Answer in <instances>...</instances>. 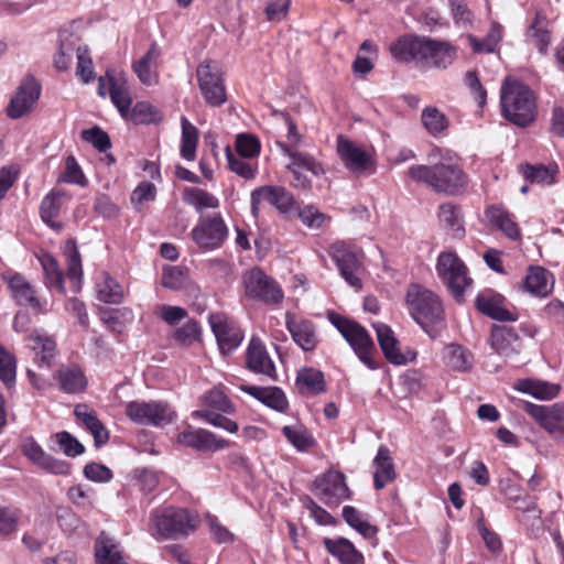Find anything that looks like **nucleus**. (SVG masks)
<instances>
[{
    "label": "nucleus",
    "mask_w": 564,
    "mask_h": 564,
    "mask_svg": "<svg viewBox=\"0 0 564 564\" xmlns=\"http://www.w3.org/2000/svg\"><path fill=\"white\" fill-rule=\"evenodd\" d=\"M431 165H412L408 175L417 183H425L437 193L455 195L467 184V176L449 149L433 147L427 153Z\"/></svg>",
    "instance_id": "1"
},
{
    "label": "nucleus",
    "mask_w": 564,
    "mask_h": 564,
    "mask_svg": "<svg viewBox=\"0 0 564 564\" xmlns=\"http://www.w3.org/2000/svg\"><path fill=\"white\" fill-rule=\"evenodd\" d=\"M398 62H413L422 68L446 69L457 56V48L447 41L426 36H404L390 47Z\"/></svg>",
    "instance_id": "2"
},
{
    "label": "nucleus",
    "mask_w": 564,
    "mask_h": 564,
    "mask_svg": "<svg viewBox=\"0 0 564 564\" xmlns=\"http://www.w3.org/2000/svg\"><path fill=\"white\" fill-rule=\"evenodd\" d=\"M405 303L410 316L432 339L437 338L445 329V312L436 293L412 283L408 286Z\"/></svg>",
    "instance_id": "3"
},
{
    "label": "nucleus",
    "mask_w": 564,
    "mask_h": 564,
    "mask_svg": "<svg viewBox=\"0 0 564 564\" xmlns=\"http://www.w3.org/2000/svg\"><path fill=\"white\" fill-rule=\"evenodd\" d=\"M500 105L502 116L519 127L529 126L536 115L533 91L528 85L510 76L501 85Z\"/></svg>",
    "instance_id": "4"
},
{
    "label": "nucleus",
    "mask_w": 564,
    "mask_h": 564,
    "mask_svg": "<svg viewBox=\"0 0 564 564\" xmlns=\"http://www.w3.org/2000/svg\"><path fill=\"white\" fill-rule=\"evenodd\" d=\"M196 529V518L181 507L166 506L150 514V532L156 540H176Z\"/></svg>",
    "instance_id": "5"
},
{
    "label": "nucleus",
    "mask_w": 564,
    "mask_h": 564,
    "mask_svg": "<svg viewBox=\"0 0 564 564\" xmlns=\"http://www.w3.org/2000/svg\"><path fill=\"white\" fill-rule=\"evenodd\" d=\"M327 317L352 348L359 360L369 369H377V364L372 359L375 344L367 329L359 323L335 312L328 313Z\"/></svg>",
    "instance_id": "6"
},
{
    "label": "nucleus",
    "mask_w": 564,
    "mask_h": 564,
    "mask_svg": "<svg viewBox=\"0 0 564 564\" xmlns=\"http://www.w3.org/2000/svg\"><path fill=\"white\" fill-rule=\"evenodd\" d=\"M329 256L336 263L343 279L357 291L362 288L364 252L345 241H336L329 248Z\"/></svg>",
    "instance_id": "7"
},
{
    "label": "nucleus",
    "mask_w": 564,
    "mask_h": 564,
    "mask_svg": "<svg viewBox=\"0 0 564 564\" xmlns=\"http://www.w3.org/2000/svg\"><path fill=\"white\" fill-rule=\"evenodd\" d=\"M436 272L453 296L460 301L473 283L468 269L454 252H442L436 261Z\"/></svg>",
    "instance_id": "8"
},
{
    "label": "nucleus",
    "mask_w": 564,
    "mask_h": 564,
    "mask_svg": "<svg viewBox=\"0 0 564 564\" xmlns=\"http://www.w3.org/2000/svg\"><path fill=\"white\" fill-rule=\"evenodd\" d=\"M337 153L344 166L357 176L371 175L377 170L372 152L339 134L336 139Z\"/></svg>",
    "instance_id": "9"
},
{
    "label": "nucleus",
    "mask_w": 564,
    "mask_h": 564,
    "mask_svg": "<svg viewBox=\"0 0 564 564\" xmlns=\"http://www.w3.org/2000/svg\"><path fill=\"white\" fill-rule=\"evenodd\" d=\"M228 227L219 213L209 214L198 219L192 229V238L204 251L217 250L228 238Z\"/></svg>",
    "instance_id": "10"
},
{
    "label": "nucleus",
    "mask_w": 564,
    "mask_h": 564,
    "mask_svg": "<svg viewBox=\"0 0 564 564\" xmlns=\"http://www.w3.org/2000/svg\"><path fill=\"white\" fill-rule=\"evenodd\" d=\"M126 415L134 423L163 427L173 422L176 414L171 406L163 402H129L126 406Z\"/></svg>",
    "instance_id": "11"
},
{
    "label": "nucleus",
    "mask_w": 564,
    "mask_h": 564,
    "mask_svg": "<svg viewBox=\"0 0 564 564\" xmlns=\"http://www.w3.org/2000/svg\"><path fill=\"white\" fill-rule=\"evenodd\" d=\"M243 285L248 297L268 305L279 304L284 296L280 285L259 268H253L245 273Z\"/></svg>",
    "instance_id": "12"
},
{
    "label": "nucleus",
    "mask_w": 564,
    "mask_h": 564,
    "mask_svg": "<svg viewBox=\"0 0 564 564\" xmlns=\"http://www.w3.org/2000/svg\"><path fill=\"white\" fill-rule=\"evenodd\" d=\"M251 213L258 217L260 208L264 204L274 206L280 213L286 214L295 208L296 202L293 195L282 186L264 185L251 192Z\"/></svg>",
    "instance_id": "13"
},
{
    "label": "nucleus",
    "mask_w": 564,
    "mask_h": 564,
    "mask_svg": "<svg viewBox=\"0 0 564 564\" xmlns=\"http://www.w3.org/2000/svg\"><path fill=\"white\" fill-rule=\"evenodd\" d=\"M524 411L554 438L564 441V402L538 405L524 402Z\"/></svg>",
    "instance_id": "14"
},
{
    "label": "nucleus",
    "mask_w": 564,
    "mask_h": 564,
    "mask_svg": "<svg viewBox=\"0 0 564 564\" xmlns=\"http://www.w3.org/2000/svg\"><path fill=\"white\" fill-rule=\"evenodd\" d=\"M208 322L223 355H229L240 346L243 332L235 322L220 313L210 314Z\"/></svg>",
    "instance_id": "15"
},
{
    "label": "nucleus",
    "mask_w": 564,
    "mask_h": 564,
    "mask_svg": "<svg viewBox=\"0 0 564 564\" xmlns=\"http://www.w3.org/2000/svg\"><path fill=\"white\" fill-rule=\"evenodd\" d=\"M3 280L7 282L11 295L18 305L29 306L40 313L46 311L47 302L36 295L34 288L22 274L7 272L3 274Z\"/></svg>",
    "instance_id": "16"
},
{
    "label": "nucleus",
    "mask_w": 564,
    "mask_h": 564,
    "mask_svg": "<svg viewBox=\"0 0 564 564\" xmlns=\"http://www.w3.org/2000/svg\"><path fill=\"white\" fill-rule=\"evenodd\" d=\"M316 495L322 502L329 507H337L349 497V489L345 476L339 471H328L318 477L315 482Z\"/></svg>",
    "instance_id": "17"
},
{
    "label": "nucleus",
    "mask_w": 564,
    "mask_h": 564,
    "mask_svg": "<svg viewBox=\"0 0 564 564\" xmlns=\"http://www.w3.org/2000/svg\"><path fill=\"white\" fill-rule=\"evenodd\" d=\"M197 79L199 90L208 105L219 107L226 101L224 80L219 73L212 70L210 63L205 62L197 67Z\"/></svg>",
    "instance_id": "18"
},
{
    "label": "nucleus",
    "mask_w": 564,
    "mask_h": 564,
    "mask_svg": "<svg viewBox=\"0 0 564 564\" xmlns=\"http://www.w3.org/2000/svg\"><path fill=\"white\" fill-rule=\"evenodd\" d=\"M41 86L34 78L24 79L8 106V116L18 119L28 113L39 99Z\"/></svg>",
    "instance_id": "19"
},
{
    "label": "nucleus",
    "mask_w": 564,
    "mask_h": 564,
    "mask_svg": "<svg viewBox=\"0 0 564 564\" xmlns=\"http://www.w3.org/2000/svg\"><path fill=\"white\" fill-rule=\"evenodd\" d=\"M285 326L294 343L303 350H313L318 344L315 325L291 312L285 313Z\"/></svg>",
    "instance_id": "20"
},
{
    "label": "nucleus",
    "mask_w": 564,
    "mask_h": 564,
    "mask_svg": "<svg viewBox=\"0 0 564 564\" xmlns=\"http://www.w3.org/2000/svg\"><path fill=\"white\" fill-rule=\"evenodd\" d=\"M23 454L40 468L47 473L55 475H68L70 470L69 463L57 459L36 444L33 440L29 438L23 442L22 445Z\"/></svg>",
    "instance_id": "21"
},
{
    "label": "nucleus",
    "mask_w": 564,
    "mask_h": 564,
    "mask_svg": "<svg viewBox=\"0 0 564 564\" xmlns=\"http://www.w3.org/2000/svg\"><path fill=\"white\" fill-rule=\"evenodd\" d=\"M177 442L203 452H216L230 445L229 441L218 437L215 433L204 429L182 432L177 435Z\"/></svg>",
    "instance_id": "22"
},
{
    "label": "nucleus",
    "mask_w": 564,
    "mask_h": 564,
    "mask_svg": "<svg viewBox=\"0 0 564 564\" xmlns=\"http://www.w3.org/2000/svg\"><path fill=\"white\" fill-rule=\"evenodd\" d=\"M80 35L75 31V25L64 26L58 32V47L54 56V66L58 72L68 69L72 64L73 53L77 52Z\"/></svg>",
    "instance_id": "23"
},
{
    "label": "nucleus",
    "mask_w": 564,
    "mask_h": 564,
    "mask_svg": "<svg viewBox=\"0 0 564 564\" xmlns=\"http://www.w3.org/2000/svg\"><path fill=\"white\" fill-rule=\"evenodd\" d=\"M246 366L254 372L275 379V367L263 343L252 337L246 351Z\"/></svg>",
    "instance_id": "24"
},
{
    "label": "nucleus",
    "mask_w": 564,
    "mask_h": 564,
    "mask_svg": "<svg viewBox=\"0 0 564 564\" xmlns=\"http://www.w3.org/2000/svg\"><path fill=\"white\" fill-rule=\"evenodd\" d=\"M487 225L495 230L502 232L511 240L521 239V230L514 221L513 216L502 205H491L485 209Z\"/></svg>",
    "instance_id": "25"
},
{
    "label": "nucleus",
    "mask_w": 564,
    "mask_h": 564,
    "mask_svg": "<svg viewBox=\"0 0 564 564\" xmlns=\"http://www.w3.org/2000/svg\"><path fill=\"white\" fill-rule=\"evenodd\" d=\"M106 77L111 102L118 109L120 116L128 120L132 97L124 74L116 75L113 70H107Z\"/></svg>",
    "instance_id": "26"
},
{
    "label": "nucleus",
    "mask_w": 564,
    "mask_h": 564,
    "mask_svg": "<svg viewBox=\"0 0 564 564\" xmlns=\"http://www.w3.org/2000/svg\"><path fill=\"white\" fill-rule=\"evenodd\" d=\"M161 51L156 43H152L147 53L133 62L132 70L138 79L145 86H153L159 82V58Z\"/></svg>",
    "instance_id": "27"
},
{
    "label": "nucleus",
    "mask_w": 564,
    "mask_h": 564,
    "mask_svg": "<svg viewBox=\"0 0 564 564\" xmlns=\"http://www.w3.org/2000/svg\"><path fill=\"white\" fill-rule=\"evenodd\" d=\"M239 389L278 412H284L289 408V401L285 393L278 387L262 388L258 386L241 384L239 386Z\"/></svg>",
    "instance_id": "28"
},
{
    "label": "nucleus",
    "mask_w": 564,
    "mask_h": 564,
    "mask_svg": "<svg viewBox=\"0 0 564 564\" xmlns=\"http://www.w3.org/2000/svg\"><path fill=\"white\" fill-rule=\"evenodd\" d=\"M377 333L378 344L387 358V360L393 365H405L408 358L401 352L399 348V341L393 330L383 323L373 324Z\"/></svg>",
    "instance_id": "29"
},
{
    "label": "nucleus",
    "mask_w": 564,
    "mask_h": 564,
    "mask_svg": "<svg viewBox=\"0 0 564 564\" xmlns=\"http://www.w3.org/2000/svg\"><path fill=\"white\" fill-rule=\"evenodd\" d=\"M74 414L93 435L96 447H101L109 441V433L97 414L86 404H77Z\"/></svg>",
    "instance_id": "30"
},
{
    "label": "nucleus",
    "mask_w": 564,
    "mask_h": 564,
    "mask_svg": "<svg viewBox=\"0 0 564 564\" xmlns=\"http://www.w3.org/2000/svg\"><path fill=\"white\" fill-rule=\"evenodd\" d=\"M502 296L492 292L480 293L476 297L477 310L488 317L501 322H513L516 315L502 306Z\"/></svg>",
    "instance_id": "31"
},
{
    "label": "nucleus",
    "mask_w": 564,
    "mask_h": 564,
    "mask_svg": "<svg viewBox=\"0 0 564 564\" xmlns=\"http://www.w3.org/2000/svg\"><path fill=\"white\" fill-rule=\"evenodd\" d=\"M96 564H126L119 543L106 532H101L95 542Z\"/></svg>",
    "instance_id": "32"
},
{
    "label": "nucleus",
    "mask_w": 564,
    "mask_h": 564,
    "mask_svg": "<svg viewBox=\"0 0 564 564\" xmlns=\"http://www.w3.org/2000/svg\"><path fill=\"white\" fill-rule=\"evenodd\" d=\"M373 484L377 490L384 488L395 479L394 464L388 447H379L373 459Z\"/></svg>",
    "instance_id": "33"
},
{
    "label": "nucleus",
    "mask_w": 564,
    "mask_h": 564,
    "mask_svg": "<svg viewBox=\"0 0 564 564\" xmlns=\"http://www.w3.org/2000/svg\"><path fill=\"white\" fill-rule=\"evenodd\" d=\"M491 347L501 356H511L520 349V338L509 326H495L491 330Z\"/></svg>",
    "instance_id": "34"
},
{
    "label": "nucleus",
    "mask_w": 564,
    "mask_h": 564,
    "mask_svg": "<svg viewBox=\"0 0 564 564\" xmlns=\"http://www.w3.org/2000/svg\"><path fill=\"white\" fill-rule=\"evenodd\" d=\"M31 341L30 347L35 354L34 361L41 367L50 368L55 355L56 344L55 340L47 336L45 333L35 330L29 337Z\"/></svg>",
    "instance_id": "35"
},
{
    "label": "nucleus",
    "mask_w": 564,
    "mask_h": 564,
    "mask_svg": "<svg viewBox=\"0 0 564 564\" xmlns=\"http://www.w3.org/2000/svg\"><path fill=\"white\" fill-rule=\"evenodd\" d=\"M59 388L66 393H78L85 390L87 379L83 370L76 365L61 366L55 375Z\"/></svg>",
    "instance_id": "36"
},
{
    "label": "nucleus",
    "mask_w": 564,
    "mask_h": 564,
    "mask_svg": "<svg viewBox=\"0 0 564 564\" xmlns=\"http://www.w3.org/2000/svg\"><path fill=\"white\" fill-rule=\"evenodd\" d=\"M523 285L529 293L543 297L552 292L553 276L541 267H530Z\"/></svg>",
    "instance_id": "37"
},
{
    "label": "nucleus",
    "mask_w": 564,
    "mask_h": 564,
    "mask_svg": "<svg viewBox=\"0 0 564 564\" xmlns=\"http://www.w3.org/2000/svg\"><path fill=\"white\" fill-rule=\"evenodd\" d=\"M516 509L518 521L525 527L529 533L536 535L543 530L541 510L529 496L524 495L521 505H518Z\"/></svg>",
    "instance_id": "38"
},
{
    "label": "nucleus",
    "mask_w": 564,
    "mask_h": 564,
    "mask_svg": "<svg viewBox=\"0 0 564 564\" xmlns=\"http://www.w3.org/2000/svg\"><path fill=\"white\" fill-rule=\"evenodd\" d=\"M516 389L540 400H551L558 395L561 387L542 380L523 379L517 382Z\"/></svg>",
    "instance_id": "39"
},
{
    "label": "nucleus",
    "mask_w": 564,
    "mask_h": 564,
    "mask_svg": "<svg viewBox=\"0 0 564 564\" xmlns=\"http://www.w3.org/2000/svg\"><path fill=\"white\" fill-rule=\"evenodd\" d=\"M326 550L337 557L343 564H361L364 556L358 552L352 543L346 539L324 541Z\"/></svg>",
    "instance_id": "40"
},
{
    "label": "nucleus",
    "mask_w": 564,
    "mask_h": 564,
    "mask_svg": "<svg viewBox=\"0 0 564 564\" xmlns=\"http://www.w3.org/2000/svg\"><path fill=\"white\" fill-rule=\"evenodd\" d=\"M181 148L180 154L186 161H194L199 140L198 129L185 117H181Z\"/></svg>",
    "instance_id": "41"
},
{
    "label": "nucleus",
    "mask_w": 564,
    "mask_h": 564,
    "mask_svg": "<svg viewBox=\"0 0 564 564\" xmlns=\"http://www.w3.org/2000/svg\"><path fill=\"white\" fill-rule=\"evenodd\" d=\"M97 297L108 304H119L123 300L122 286L108 273H102L96 282Z\"/></svg>",
    "instance_id": "42"
},
{
    "label": "nucleus",
    "mask_w": 564,
    "mask_h": 564,
    "mask_svg": "<svg viewBox=\"0 0 564 564\" xmlns=\"http://www.w3.org/2000/svg\"><path fill=\"white\" fill-rule=\"evenodd\" d=\"M39 260L45 275L46 286L50 289H56L59 293L65 294L66 290L64 286L63 272L58 268L55 258L50 253H43L39 257Z\"/></svg>",
    "instance_id": "43"
},
{
    "label": "nucleus",
    "mask_w": 564,
    "mask_h": 564,
    "mask_svg": "<svg viewBox=\"0 0 564 564\" xmlns=\"http://www.w3.org/2000/svg\"><path fill=\"white\" fill-rule=\"evenodd\" d=\"M202 402L208 408L207 410H215L226 414H232L236 412L235 404L225 393L221 386H215L213 389L205 392L202 395Z\"/></svg>",
    "instance_id": "44"
},
{
    "label": "nucleus",
    "mask_w": 564,
    "mask_h": 564,
    "mask_svg": "<svg viewBox=\"0 0 564 564\" xmlns=\"http://www.w3.org/2000/svg\"><path fill=\"white\" fill-rule=\"evenodd\" d=\"M444 359L446 365L455 371H466L473 364V355L456 344L446 346Z\"/></svg>",
    "instance_id": "45"
},
{
    "label": "nucleus",
    "mask_w": 564,
    "mask_h": 564,
    "mask_svg": "<svg viewBox=\"0 0 564 564\" xmlns=\"http://www.w3.org/2000/svg\"><path fill=\"white\" fill-rule=\"evenodd\" d=\"M183 199L187 205L193 206L198 213L206 208L214 209L219 206L217 197L198 187L186 188L183 194Z\"/></svg>",
    "instance_id": "46"
},
{
    "label": "nucleus",
    "mask_w": 564,
    "mask_h": 564,
    "mask_svg": "<svg viewBox=\"0 0 564 564\" xmlns=\"http://www.w3.org/2000/svg\"><path fill=\"white\" fill-rule=\"evenodd\" d=\"M67 259V275L72 282L74 292L80 290V280L83 275L80 254L74 241H68L65 247Z\"/></svg>",
    "instance_id": "47"
},
{
    "label": "nucleus",
    "mask_w": 564,
    "mask_h": 564,
    "mask_svg": "<svg viewBox=\"0 0 564 564\" xmlns=\"http://www.w3.org/2000/svg\"><path fill=\"white\" fill-rule=\"evenodd\" d=\"M128 119L134 124L159 123L162 120V113L150 102L139 101L130 109Z\"/></svg>",
    "instance_id": "48"
},
{
    "label": "nucleus",
    "mask_w": 564,
    "mask_h": 564,
    "mask_svg": "<svg viewBox=\"0 0 564 564\" xmlns=\"http://www.w3.org/2000/svg\"><path fill=\"white\" fill-rule=\"evenodd\" d=\"M440 221L455 232L457 237H463L465 228L463 226V215L459 207L453 204H443L438 210Z\"/></svg>",
    "instance_id": "49"
},
{
    "label": "nucleus",
    "mask_w": 564,
    "mask_h": 564,
    "mask_svg": "<svg viewBox=\"0 0 564 564\" xmlns=\"http://www.w3.org/2000/svg\"><path fill=\"white\" fill-rule=\"evenodd\" d=\"M343 518L348 525L357 530L364 538L371 539L378 532L377 527L364 520L362 514L355 507L345 506L343 508Z\"/></svg>",
    "instance_id": "50"
},
{
    "label": "nucleus",
    "mask_w": 564,
    "mask_h": 564,
    "mask_svg": "<svg viewBox=\"0 0 564 564\" xmlns=\"http://www.w3.org/2000/svg\"><path fill=\"white\" fill-rule=\"evenodd\" d=\"M523 176L532 183L542 185H552L555 182V176L558 172L556 165L544 166L542 164L523 166Z\"/></svg>",
    "instance_id": "51"
},
{
    "label": "nucleus",
    "mask_w": 564,
    "mask_h": 564,
    "mask_svg": "<svg viewBox=\"0 0 564 564\" xmlns=\"http://www.w3.org/2000/svg\"><path fill=\"white\" fill-rule=\"evenodd\" d=\"M296 381L301 389L313 394L324 392L326 388L323 372L313 368H304L299 371Z\"/></svg>",
    "instance_id": "52"
},
{
    "label": "nucleus",
    "mask_w": 564,
    "mask_h": 564,
    "mask_svg": "<svg viewBox=\"0 0 564 564\" xmlns=\"http://www.w3.org/2000/svg\"><path fill=\"white\" fill-rule=\"evenodd\" d=\"M421 120L426 131L433 135L443 132L448 127V119L435 107L424 108L422 111Z\"/></svg>",
    "instance_id": "53"
},
{
    "label": "nucleus",
    "mask_w": 564,
    "mask_h": 564,
    "mask_svg": "<svg viewBox=\"0 0 564 564\" xmlns=\"http://www.w3.org/2000/svg\"><path fill=\"white\" fill-rule=\"evenodd\" d=\"M282 149L290 155L291 163L288 165L289 170L308 171L317 176L324 173V169L314 158L303 154L301 152H291L288 148Z\"/></svg>",
    "instance_id": "54"
},
{
    "label": "nucleus",
    "mask_w": 564,
    "mask_h": 564,
    "mask_svg": "<svg viewBox=\"0 0 564 564\" xmlns=\"http://www.w3.org/2000/svg\"><path fill=\"white\" fill-rule=\"evenodd\" d=\"M61 209V195L57 193L47 194L40 207L41 218L44 223H46L52 228L59 229L61 224L55 221V218L58 216Z\"/></svg>",
    "instance_id": "55"
},
{
    "label": "nucleus",
    "mask_w": 564,
    "mask_h": 564,
    "mask_svg": "<svg viewBox=\"0 0 564 564\" xmlns=\"http://www.w3.org/2000/svg\"><path fill=\"white\" fill-rule=\"evenodd\" d=\"M0 380L8 388H12L17 380V359L0 344Z\"/></svg>",
    "instance_id": "56"
},
{
    "label": "nucleus",
    "mask_w": 564,
    "mask_h": 564,
    "mask_svg": "<svg viewBox=\"0 0 564 564\" xmlns=\"http://www.w3.org/2000/svg\"><path fill=\"white\" fill-rule=\"evenodd\" d=\"M193 416L204 420L206 423L215 427L225 430L228 433H237L239 430L237 422L223 415L221 412L216 413L212 410H196L195 412H193Z\"/></svg>",
    "instance_id": "57"
},
{
    "label": "nucleus",
    "mask_w": 564,
    "mask_h": 564,
    "mask_svg": "<svg viewBox=\"0 0 564 564\" xmlns=\"http://www.w3.org/2000/svg\"><path fill=\"white\" fill-rule=\"evenodd\" d=\"M189 282L188 274L181 267H165L162 274V285L165 289L180 291L187 286Z\"/></svg>",
    "instance_id": "58"
},
{
    "label": "nucleus",
    "mask_w": 564,
    "mask_h": 564,
    "mask_svg": "<svg viewBox=\"0 0 564 564\" xmlns=\"http://www.w3.org/2000/svg\"><path fill=\"white\" fill-rule=\"evenodd\" d=\"M282 433L286 440L300 451L311 447L314 443L312 436L302 425L284 426Z\"/></svg>",
    "instance_id": "59"
},
{
    "label": "nucleus",
    "mask_w": 564,
    "mask_h": 564,
    "mask_svg": "<svg viewBox=\"0 0 564 564\" xmlns=\"http://www.w3.org/2000/svg\"><path fill=\"white\" fill-rule=\"evenodd\" d=\"M77 57V67L76 75L80 77V79L87 84L94 79V66L93 61L89 55V50L87 45H83L82 42L76 52Z\"/></svg>",
    "instance_id": "60"
},
{
    "label": "nucleus",
    "mask_w": 564,
    "mask_h": 564,
    "mask_svg": "<svg viewBox=\"0 0 564 564\" xmlns=\"http://www.w3.org/2000/svg\"><path fill=\"white\" fill-rule=\"evenodd\" d=\"M174 339L182 345H192L200 337V327L194 319L187 321L182 327L175 329Z\"/></svg>",
    "instance_id": "61"
},
{
    "label": "nucleus",
    "mask_w": 564,
    "mask_h": 564,
    "mask_svg": "<svg viewBox=\"0 0 564 564\" xmlns=\"http://www.w3.org/2000/svg\"><path fill=\"white\" fill-rule=\"evenodd\" d=\"M236 150L242 158H254L260 152V142L252 134L241 133L236 138Z\"/></svg>",
    "instance_id": "62"
},
{
    "label": "nucleus",
    "mask_w": 564,
    "mask_h": 564,
    "mask_svg": "<svg viewBox=\"0 0 564 564\" xmlns=\"http://www.w3.org/2000/svg\"><path fill=\"white\" fill-rule=\"evenodd\" d=\"M82 138L86 142L91 143L100 152H106L111 147L109 135L97 126L83 130Z\"/></svg>",
    "instance_id": "63"
},
{
    "label": "nucleus",
    "mask_w": 564,
    "mask_h": 564,
    "mask_svg": "<svg viewBox=\"0 0 564 564\" xmlns=\"http://www.w3.org/2000/svg\"><path fill=\"white\" fill-rule=\"evenodd\" d=\"M20 512L15 509L0 506V534L10 535L18 529Z\"/></svg>",
    "instance_id": "64"
}]
</instances>
